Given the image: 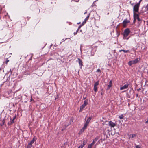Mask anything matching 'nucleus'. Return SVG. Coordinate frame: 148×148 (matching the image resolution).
<instances>
[{"label":"nucleus","instance_id":"obj_1","mask_svg":"<svg viewBox=\"0 0 148 148\" xmlns=\"http://www.w3.org/2000/svg\"><path fill=\"white\" fill-rule=\"evenodd\" d=\"M130 32V31L129 29L127 28L124 31L123 34V39H124L128 40L129 38H127V37Z\"/></svg>","mask_w":148,"mask_h":148},{"label":"nucleus","instance_id":"obj_2","mask_svg":"<svg viewBox=\"0 0 148 148\" xmlns=\"http://www.w3.org/2000/svg\"><path fill=\"white\" fill-rule=\"evenodd\" d=\"M92 117H89L88 119L87 120L85 124H84V127L82 128L81 130V131H84V130L87 127L88 125L89 124V122L92 119Z\"/></svg>","mask_w":148,"mask_h":148},{"label":"nucleus","instance_id":"obj_3","mask_svg":"<svg viewBox=\"0 0 148 148\" xmlns=\"http://www.w3.org/2000/svg\"><path fill=\"white\" fill-rule=\"evenodd\" d=\"M88 103V101L85 100L84 101V103L80 107V109L79 111V112H81L82 111L83 109L86 106Z\"/></svg>","mask_w":148,"mask_h":148},{"label":"nucleus","instance_id":"obj_4","mask_svg":"<svg viewBox=\"0 0 148 148\" xmlns=\"http://www.w3.org/2000/svg\"><path fill=\"white\" fill-rule=\"evenodd\" d=\"M139 5V3H137L134 6L133 8L134 12H138Z\"/></svg>","mask_w":148,"mask_h":148},{"label":"nucleus","instance_id":"obj_5","mask_svg":"<svg viewBox=\"0 0 148 148\" xmlns=\"http://www.w3.org/2000/svg\"><path fill=\"white\" fill-rule=\"evenodd\" d=\"M134 18H135L136 19H137L138 21H141V19L139 18V16L138 14L134 12Z\"/></svg>","mask_w":148,"mask_h":148},{"label":"nucleus","instance_id":"obj_6","mask_svg":"<svg viewBox=\"0 0 148 148\" xmlns=\"http://www.w3.org/2000/svg\"><path fill=\"white\" fill-rule=\"evenodd\" d=\"M129 85V84L128 83H127L125 85L121 87L120 89L121 90H123V89H127Z\"/></svg>","mask_w":148,"mask_h":148},{"label":"nucleus","instance_id":"obj_7","mask_svg":"<svg viewBox=\"0 0 148 148\" xmlns=\"http://www.w3.org/2000/svg\"><path fill=\"white\" fill-rule=\"evenodd\" d=\"M108 125L111 127H113L116 125V124L111 121H110L109 122Z\"/></svg>","mask_w":148,"mask_h":148},{"label":"nucleus","instance_id":"obj_8","mask_svg":"<svg viewBox=\"0 0 148 148\" xmlns=\"http://www.w3.org/2000/svg\"><path fill=\"white\" fill-rule=\"evenodd\" d=\"M99 139V137H96L93 140V142L92 143L90 144L92 146L94 144L96 143V142L97 141V140Z\"/></svg>","mask_w":148,"mask_h":148},{"label":"nucleus","instance_id":"obj_9","mask_svg":"<svg viewBox=\"0 0 148 148\" xmlns=\"http://www.w3.org/2000/svg\"><path fill=\"white\" fill-rule=\"evenodd\" d=\"M90 14V13L89 14V15L87 17H86V18L84 21L82 23V25H83L84 24L86 23V21L88 20V19Z\"/></svg>","mask_w":148,"mask_h":148},{"label":"nucleus","instance_id":"obj_10","mask_svg":"<svg viewBox=\"0 0 148 148\" xmlns=\"http://www.w3.org/2000/svg\"><path fill=\"white\" fill-rule=\"evenodd\" d=\"M130 22V21L128 20L127 19H125L124 20L123 22V25L125 26L127 23H129Z\"/></svg>","mask_w":148,"mask_h":148},{"label":"nucleus","instance_id":"obj_11","mask_svg":"<svg viewBox=\"0 0 148 148\" xmlns=\"http://www.w3.org/2000/svg\"><path fill=\"white\" fill-rule=\"evenodd\" d=\"M36 137H34L33 138V139L29 143L32 145V144L36 140Z\"/></svg>","mask_w":148,"mask_h":148},{"label":"nucleus","instance_id":"obj_12","mask_svg":"<svg viewBox=\"0 0 148 148\" xmlns=\"http://www.w3.org/2000/svg\"><path fill=\"white\" fill-rule=\"evenodd\" d=\"M139 60L138 59V58H137L136 59H135L134 60H132V63L134 64H135L137 63H138V62H139Z\"/></svg>","mask_w":148,"mask_h":148},{"label":"nucleus","instance_id":"obj_13","mask_svg":"<svg viewBox=\"0 0 148 148\" xmlns=\"http://www.w3.org/2000/svg\"><path fill=\"white\" fill-rule=\"evenodd\" d=\"M109 84L108 85V88H107V90H108L109 89V88L111 87L112 86V81L110 80L109 82Z\"/></svg>","mask_w":148,"mask_h":148},{"label":"nucleus","instance_id":"obj_14","mask_svg":"<svg viewBox=\"0 0 148 148\" xmlns=\"http://www.w3.org/2000/svg\"><path fill=\"white\" fill-rule=\"evenodd\" d=\"M14 123V121L12 120V119L11 118L10 119V122H9L8 123V125H12Z\"/></svg>","mask_w":148,"mask_h":148},{"label":"nucleus","instance_id":"obj_15","mask_svg":"<svg viewBox=\"0 0 148 148\" xmlns=\"http://www.w3.org/2000/svg\"><path fill=\"white\" fill-rule=\"evenodd\" d=\"M87 143V141H86L84 140L83 142V143L80 146V147H82V148L86 145Z\"/></svg>","mask_w":148,"mask_h":148},{"label":"nucleus","instance_id":"obj_16","mask_svg":"<svg viewBox=\"0 0 148 148\" xmlns=\"http://www.w3.org/2000/svg\"><path fill=\"white\" fill-rule=\"evenodd\" d=\"M78 61H79V65L82 66L83 64H82V60H81L80 59L78 58Z\"/></svg>","mask_w":148,"mask_h":148},{"label":"nucleus","instance_id":"obj_17","mask_svg":"<svg viewBox=\"0 0 148 148\" xmlns=\"http://www.w3.org/2000/svg\"><path fill=\"white\" fill-rule=\"evenodd\" d=\"M121 51H123L124 53H127V52H129V53H130L129 50H124L123 49H122V50H120L119 51V52H121Z\"/></svg>","mask_w":148,"mask_h":148},{"label":"nucleus","instance_id":"obj_18","mask_svg":"<svg viewBox=\"0 0 148 148\" xmlns=\"http://www.w3.org/2000/svg\"><path fill=\"white\" fill-rule=\"evenodd\" d=\"M99 81L96 82L94 84V86H98L99 85Z\"/></svg>","mask_w":148,"mask_h":148},{"label":"nucleus","instance_id":"obj_19","mask_svg":"<svg viewBox=\"0 0 148 148\" xmlns=\"http://www.w3.org/2000/svg\"><path fill=\"white\" fill-rule=\"evenodd\" d=\"M136 136V135L134 134H132L130 135V136L129 137V138H134Z\"/></svg>","mask_w":148,"mask_h":148},{"label":"nucleus","instance_id":"obj_20","mask_svg":"<svg viewBox=\"0 0 148 148\" xmlns=\"http://www.w3.org/2000/svg\"><path fill=\"white\" fill-rule=\"evenodd\" d=\"M32 144L29 143L27 145V148H31L32 146Z\"/></svg>","mask_w":148,"mask_h":148},{"label":"nucleus","instance_id":"obj_21","mask_svg":"<svg viewBox=\"0 0 148 148\" xmlns=\"http://www.w3.org/2000/svg\"><path fill=\"white\" fill-rule=\"evenodd\" d=\"M94 90L95 92H96L97 90V87L96 86H94Z\"/></svg>","mask_w":148,"mask_h":148},{"label":"nucleus","instance_id":"obj_22","mask_svg":"<svg viewBox=\"0 0 148 148\" xmlns=\"http://www.w3.org/2000/svg\"><path fill=\"white\" fill-rule=\"evenodd\" d=\"M128 64L129 65L131 66L132 64H134L132 63V61H131L129 62Z\"/></svg>","mask_w":148,"mask_h":148},{"label":"nucleus","instance_id":"obj_23","mask_svg":"<svg viewBox=\"0 0 148 148\" xmlns=\"http://www.w3.org/2000/svg\"><path fill=\"white\" fill-rule=\"evenodd\" d=\"M123 117H124V116H123V114L121 115L120 116H119V118L120 119H123Z\"/></svg>","mask_w":148,"mask_h":148},{"label":"nucleus","instance_id":"obj_24","mask_svg":"<svg viewBox=\"0 0 148 148\" xmlns=\"http://www.w3.org/2000/svg\"><path fill=\"white\" fill-rule=\"evenodd\" d=\"M92 146L91 145L89 144L88 145V147L87 148H92Z\"/></svg>","mask_w":148,"mask_h":148},{"label":"nucleus","instance_id":"obj_25","mask_svg":"<svg viewBox=\"0 0 148 148\" xmlns=\"http://www.w3.org/2000/svg\"><path fill=\"white\" fill-rule=\"evenodd\" d=\"M5 122V120H3V121H2V124L1 125V126H2L3 125H4V124Z\"/></svg>","mask_w":148,"mask_h":148},{"label":"nucleus","instance_id":"obj_26","mask_svg":"<svg viewBox=\"0 0 148 148\" xmlns=\"http://www.w3.org/2000/svg\"><path fill=\"white\" fill-rule=\"evenodd\" d=\"M97 71V72H101V71L100 69H98Z\"/></svg>","mask_w":148,"mask_h":148},{"label":"nucleus","instance_id":"obj_27","mask_svg":"<svg viewBox=\"0 0 148 148\" xmlns=\"http://www.w3.org/2000/svg\"><path fill=\"white\" fill-rule=\"evenodd\" d=\"M145 8L147 10H148V4H147Z\"/></svg>","mask_w":148,"mask_h":148},{"label":"nucleus","instance_id":"obj_28","mask_svg":"<svg viewBox=\"0 0 148 148\" xmlns=\"http://www.w3.org/2000/svg\"><path fill=\"white\" fill-rule=\"evenodd\" d=\"M82 26V24L81 25H80V26L79 27H78V30H79V29L81 28V27Z\"/></svg>","mask_w":148,"mask_h":148},{"label":"nucleus","instance_id":"obj_29","mask_svg":"<svg viewBox=\"0 0 148 148\" xmlns=\"http://www.w3.org/2000/svg\"><path fill=\"white\" fill-rule=\"evenodd\" d=\"M136 148H141L140 146H139V145H137L136 146Z\"/></svg>","mask_w":148,"mask_h":148},{"label":"nucleus","instance_id":"obj_30","mask_svg":"<svg viewBox=\"0 0 148 148\" xmlns=\"http://www.w3.org/2000/svg\"><path fill=\"white\" fill-rule=\"evenodd\" d=\"M9 61V60H6V61H5V63L6 64H7V63H8V62Z\"/></svg>","mask_w":148,"mask_h":148},{"label":"nucleus","instance_id":"obj_31","mask_svg":"<svg viewBox=\"0 0 148 148\" xmlns=\"http://www.w3.org/2000/svg\"><path fill=\"white\" fill-rule=\"evenodd\" d=\"M77 34V32H75L74 33V34L75 35L76 34Z\"/></svg>","mask_w":148,"mask_h":148},{"label":"nucleus","instance_id":"obj_32","mask_svg":"<svg viewBox=\"0 0 148 148\" xmlns=\"http://www.w3.org/2000/svg\"><path fill=\"white\" fill-rule=\"evenodd\" d=\"M15 118H16V116H14V117L13 118V119H12V120H13L14 121Z\"/></svg>","mask_w":148,"mask_h":148},{"label":"nucleus","instance_id":"obj_33","mask_svg":"<svg viewBox=\"0 0 148 148\" xmlns=\"http://www.w3.org/2000/svg\"><path fill=\"white\" fill-rule=\"evenodd\" d=\"M136 19L135 18H134V22H135L136 21Z\"/></svg>","mask_w":148,"mask_h":148},{"label":"nucleus","instance_id":"obj_34","mask_svg":"<svg viewBox=\"0 0 148 148\" xmlns=\"http://www.w3.org/2000/svg\"><path fill=\"white\" fill-rule=\"evenodd\" d=\"M142 1V0H140L139 3H139V5H140V3L141 1Z\"/></svg>","mask_w":148,"mask_h":148},{"label":"nucleus","instance_id":"obj_35","mask_svg":"<svg viewBox=\"0 0 148 148\" xmlns=\"http://www.w3.org/2000/svg\"><path fill=\"white\" fill-rule=\"evenodd\" d=\"M146 22L147 23V25L148 26V20H147L146 21Z\"/></svg>","mask_w":148,"mask_h":148},{"label":"nucleus","instance_id":"obj_36","mask_svg":"<svg viewBox=\"0 0 148 148\" xmlns=\"http://www.w3.org/2000/svg\"><path fill=\"white\" fill-rule=\"evenodd\" d=\"M6 42V41H3H3H1L0 42H1V43H3V42Z\"/></svg>","mask_w":148,"mask_h":148},{"label":"nucleus","instance_id":"obj_37","mask_svg":"<svg viewBox=\"0 0 148 148\" xmlns=\"http://www.w3.org/2000/svg\"><path fill=\"white\" fill-rule=\"evenodd\" d=\"M146 123H148V118L147 119V121H146Z\"/></svg>","mask_w":148,"mask_h":148},{"label":"nucleus","instance_id":"obj_38","mask_svg":"<svg viewBox=\"0 0 148 148\" xmlns=\"http://www.w3.org/2000/svg\"><path fill=\"white\" fill-rule=\"evenodd\" d=\"M78 148H82V147L79 146Z\"/></svg>","mask_w":148,"mask_h":148},{"label":"nucleus","instance_id":"obj_39","mask_svg":"<svg viewBox=\"0 0 148 148\" xmlns=\"http://www.w3.org/2000/svg\"><path fill=\"white\" fill-rule=\"evenodd\" d=\"M78 30H78V29H77V31H76V32H77H77L78 31Z\"/></svg>","mask_w":148,"mask_h":148},{"label":"nucleus","instance_id":"obj_40","mask_svg":"<svg viewBox=\"0 0 148 148\" xmlns=\"http://www.w3.org/2000/svg\"><path fill=\"white\" fill-rule=\"evenodd\" d=\"M80 23V22L78 23H77V24H79Z\"/></svg>","mask_w":148,"mask_h":148},{"label":"nucleus","instance_id":"obj_41","mask_svg":"<svg viewBox=\"0 0 148 148\" xmlns=\"http://www.w3.org/2000/svg\"><path fill=\"white\" fill-rule=\"evenodd\" d=\"M86 13H87V12H85L84 13V14H86Z\"/></svg>","mask_w":148,"mask_h":148},{"label":"nucleus","instance_id":"obj_42","mask_svg":"<svg viewBox=\"0 0 148 148\" xmlns=\"http://www.w3.org/2000/svg\"><path fill=\"white\" fill-rule=\"evenodd\" d=\"M71 122H70V123H69V124H71Z\"/></svg>","mask_w":148,"mask_h":148}]
</instances>
